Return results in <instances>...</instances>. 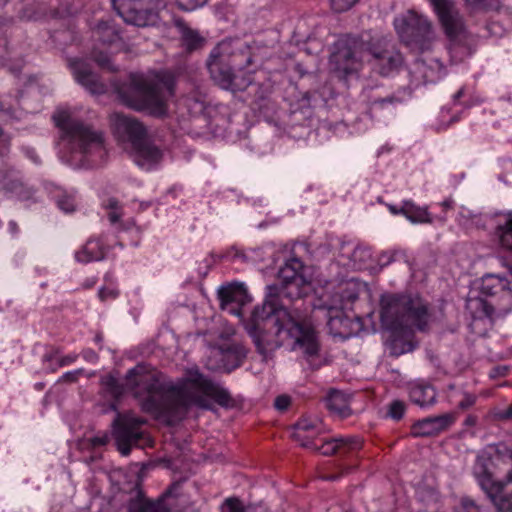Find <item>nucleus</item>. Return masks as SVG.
<instances>
[{
    "label": "nucleus",
    "instance_id": "20",
    "mask_svg": "<svg viewBox=\"0 0 512 512\" xmlns=\"http://www.w3.org/2000/svg\"><path fill=\"white\" fill-rule=\"evenodd\" d=\"M121 512H172L171 508L165 503L163 498L151 501L138 492L131 497Z\"/></svg>",
    "mask_w": 512,
    "mask_h": 512
},
{
    "label": "nucleus",
    "instance_id": "17",
    "mask_svg": "<svg viewBox=\"0 0 512 512\" xmlns=\"http://www.w3.org/2000/svg\"><path fill=\"white\" fill-rule=\"evenodd\" d=\"M358 299V292L355 289L348 287H341L340 291L333 296L332 303L327 304L329 325L334 326L337 320L341 321V317L345 312L352 309V305Z\"/></svg>",
    "mask_w": 512,
    "mask_h": 512
},
{
    "label": "nucleus",
    "instance_id": "16",
    "mask_svg": "<svg viewBox=\"0 0 512 512\" xmlns=\"http://www.w3.org/2000/svg\"><path fill=\"white\" fill-rule=\"evenodd\" d=\"M70 68L75 80L92 94H102L105 92V85L99 80L90 64L83 59H74L70 61Z\"/></svg>",
    "mask_w": 512,
    "mask_h": 512
},
{
    "label": "nucleus",
    "instance_id": "5",
    "mask_svg": "<svg viewBox=\"0 0 512 512\" xmlns=\"http://www.w3.org/2000/svg\"><path fill=\"white\" fill-rule=\"evenodd\" d=\"M320 426L319 419L302 417L293 426V438L302 447L319 452L324 456L354 458L363 448V438L357 435L319 436Z\"/></svg>",
    "mask_w": 512,
    "mask_h": 512
},
{
    "label": "nucleus",
    "instance_id": "27",
    "mask_svg": "<svg viewBox=\"0 0 512 512\" xmlns=\"http://www.w3.org/2000/svg\"><path fill=\"white\" fill-rule=\"evenodd\" d=\"M326 406L331 412L336 413L341 418H347L352 413V410L344 394L336 390H332L329 393Z\"/></svg>",
    "mask_w": 512,
    "mask_h": 512
},
{
    "label": "nucleus",
    "instance_id": "53",
    "mask_svg": "<svg viewBox=\"0 0 512 512\" xmlns=\"http://www.w3.org/2000/svg\"><path fill=\"white\" fill-rule=\"evenodd\" d=\"M122 217L121 210H113L108 212V219L112 224L117 223Z\"/></svg>",
    "mask_w": 512,
    "mask_h": 512
},
{
    "label": "nucleus",
    "instance_id": "10",
    "mask_svg": "<svg viewBox=\"0 0 512 512\" xmlns=\"http://www.w3.org/2000/svg\"><path fill=\"white\" fill-rule=\"evenodd\" d=\"M395 30L401 42L412 50H428L434 39L431 20L414 10L394 19Z\"/></svg>",
    "mask_w": 512,
    "mask_h": 512
},
{
    "label": "nucleus",
    "instance_id": "12",
    "mask_svg": "<svg viewBox=\"0 0 512 512\" xmlns=\"http://www.w3.org/2000/svg\"><path fill=\"white\" fill-rule=\"evenodd\" d=\"M447 39L461 44L468 37L465 20L455 0H427Z\"/></svg>",
    "mask_w": 512,
    "mask_h": 512
},
{
    "label": "nucleus",
    "instance_id": "15",
    "mask_svg": "<svg viewBox=\"0 0 512 512\" xmlns=\"http://www.w3.org/2000/svg\"><path fill=\"white\" fill-rule=\"evenodd\" d=\"M456 421L455 413H444L419 419L411 426L414 437H432L447 431Z\"/></svg>",
    "mask_w": 512,
    "mask_h": 512
},
{
    "label": "nucleus",
    "instance_id": "37",
    "mask_svg": "<svg viewBox=\"0 0 512 512\" xmlns=\"http://www.w3.org/2000/svg\"><path fill=\"white\" fill-rule=\"evenodd\" d=\"M358 0H331V8L338 13L349 10Z\"/></svg>",
    "mask_w": 512,
    "mask_h": 512
},
{
    "label": "nucleus",
    "instance_id": "28",
    "mask_svg": "<svg viewBox=\"0 0 512 512\" xmlns=\"http://www.w3.org/2000/svg\"><path fill=\"white\" fill-rule=\"evenodd\" d=\"M334 97V90L327 83L319 89H310L303 93V99L308 106H318L327 103Z\"/></svg>",
    "mask_w": 512,
    "mask_h": 512
},
{
    "label": "nucleus",
    "instance_id": "56",
    "mask_svg": "<svg viewBox=\"0 0 512 512\" xmlns=\"http://www.w3.org/2000/svg\"><path fill=\"white\" fill-rule=\"evenodd\" d=\"M226 409L230 407H234V399L232 398V395L226 390Z\"/></svg>",
    "mask_w": 512,
    "mask_h": 512
},
{
    "label": "nucleus",
    "instance_id": "11",
    "mask_svg": "<svg viewBox=\"0 0 512 512\" xmlns=\"http://www.w3.org/2000/svg\"><path fill=\"white\" fill-rule=\"evenodd\" d=\"M146 423L144 418L132 412H118L113 420V437L121 455L128 456L131 448L143 447L149 441L147 433L142 429Z\"/></svg>",
    "mask_w": 512,
    "mask_h": 512
},
{
    "label": "nucleus",
    "instance_id": "59",
    "mask_svg": "<svg viewBox=\"0 0 512 512\" xmlns=\"http://www.w3.org/2000/svg\"><path fill=\"white\" fill-rule=\"evenodd\" d=\"M226 90L228 89V85L232 82V72L228 69H226Z\"/></svg>",
    "mask_w": 512,
    "mask_h": 512
},
{
    "label": "nucleus",
    "instance_id": "40",
    "mask_svg": "<svg viewBox=\"0 0 512 512\" xmlns=\"http://www.w3.org/2000/svg\"><path fill=\"white\" fill-rule=\"evenodd\" d=\"M471 3L477 5L478 7L490 9V10H499L501 7L502 0H469Z\"/></svg>",
    "mask_w": 512,
    "mask_h": 512
},
{
    "label": "nucleus",
    "instance_id": "3",
    "mask_svg": "<svg viewBox=\"0 0 512 512\" xmlns=\"http://www.w3.org/2000/svg\"><path fill=\"white\" fill-rule=\"evenodd\" d=\"M380 320L390 332L393 354L402 355L417 347L416 332H427L431 314L428 304L408 293H385L380 297Z\"/></svg>",
    "mask_w": 512,
    "mask_h": 512
},
{
    "label": "nucleus",
    "instance_id": "21",
    "mask_svg": "<svg viewBox=\"0 0 512 512\" xmlns=\"http://www.w3.org/2000/svg\"><path fill=\"white\" fill-rule=\"evenodd\" d=\"M206 66L213 81L220 88H224V46L222 42H219L211 50Z\"/></svg>",
    "mask_w": 512,
    "mask_h": 512
},
{
    "label": "nucleus",
    "instance_id": "4",
    "mask_svg": "<svg viewBox=\"0 0 512 512\" xmlns=\"http://www.w3.org/2000/svg\"><path fill=\"white\" fill-rule=\"evenodd\" d=\"M364 60L371 62L380 75L389 76L401 67L403 56L396 50H380L362 37L347 35L336 43L330 57L334 71L343 79L356 74Z\"/></svg>",
    "mask_w": 512,
    "mask_h": 512
},
{
    "label": "nucleus",
    "instance_id": "54",
    "mask_svg": "<svg viewBox=\"0 0 512 512\" xmlns=\"http://www.w3.org/2000/svg\"><path fill=\"white\" fill-rule=\"evenodd\" d=\"M477 423H478V417L473 414H469L464 420V425L466 427H474V426H476Z\"/></svg>",
    "mask_w": 512,
    "mask_h": 512
},
{
    "label": "nucleus",
    "instance_id": "26",
    "mask_svg": "<svg viewBox=\"0 0 512 512\" xmlns=\"http://www.w3.org/2000/svg\"><path fill=\"white\" fill-rule=\"evenodd\" d=\"M509 282L506 278L494 274H488L482 278L480 292L483 296L492 297L500 293H506Z\"/></svg>",
    "mask_w": 512,
    "mask_h": 512
},
{
    "label": "nucleus",
    "instance_id": "44",
    "mask_svg": "<svg viewBox=\"0 0 512 512\" xmlns=\"http://www.w3.org/2000/svg\"><path fill=\"white\" fill-rule=\"evenodd\" d=\"M478 307L482 309V315L485 317H491L494 312V306L484 299H478L476 301Z\"/></svg>",
    "mask_w": 512,
    "mask_h": 512
},
{
    "label": "nucleus",
    "instance_id": "2",
    "mask_svg": "<svg viewBox=\"0 0 512 512\" xmlns=\"http://www.w3.org/2000/svg\"><path fill=\"white\" fill-rule=\"evenodd\" d=\"M105 386L115 398L132 393L144 412L168 422L182 418L192 405L204 407L205 397L224 405V392L198 371L190 372L185 383L177 386L148 365L138 364L127 371L123 382L110 376Z\"/></svg>",
    "mask_w": 512,
    "mask_h": 512
},
{
    "label": "nucleus",
    "instance_id": "33",
    "mask_svg": "<svg viewBox=\"0 0 512 512\" xmlns=\"http://www.w3.org/2000/svg\"><path fill=\"white\" fill-rule=\"evenodd\" d=\"M455 512H486L474 500L463 497L455 507Z\"/></svg>",
    "mask_w": 512,
    "mask_h": 512
},
{
    "label": "nucleus",
    "instance_id": "63",
    "mask_svg": "<svg viewBox=\"0 0 512 512\" xmlns=\"http://www.w3.org/2000/svg\"><path fill=\"white\" fill-rule=\"evenodd\" d=\"M163 86H165L167 88V90H169V91H171V89H172L171 81L163 82Z\"/></svg>",
    "mask_w": 512,
    "mask_h": 512
},
{
    "label": "nucleus",
    "instance_id": "8",
    "mask_svg": "<svg viewBox=\"0 0 512 512\" xmlns=\"http://www.w3.org/2000/svg\"><path fill=\"white\" fill-rule=\"evenodd\" d=\"M502 454L504 461L512 465V449L505 447ZM491 460L477 457L473 466V475L484 493L493 501L501 512H512V468L507 472L506 481H497L491 472Z\"/></svg>",
    "mask_w": 512,
    "mask_h": 512
},
{
    "label": "nucleus",
    "instance_id": "14",
    "mask_svg": "<svg viewBox=\"0 0 512 512\" xmlns=\"http://www.w3.org/2000/svg\"><path fill=\"white\" fill-rule=\"evenodd\" d=\"M252 302V296L247 286L243 282L233 281L226 283V313L237 316L246 327L247 322L251 318L243 317V309ZM247 331V328H245Z\"/></svg>",
    "mask_w": 512,
    "mask_h": 512
},
{
    "label": "nucleus",
    "instance_id": "24",
    "mask_svg": "<svg viewBox=\"0 0 512 512\" xmlns=\"http://www.w3.org/2000/svg\"><path fill=\"white\" fill-rule=\"evenodd\" d=\"M93 37L102 44L107 45L121 40L119 30L110 20H100L93 29Z\"/></svg>",
    "mask_w": 512,
    "mask_h": 512
},
{
    "label": "nucleus",
    "instance_id": "50",
    "mask_svg": "<svg viewBox=\"0 0 512 512\" xmlns=\"http://www.w3.org/2000/svg\"><path fill=\"white\" fill-rule=\"evenodd\" d=\"M108 440H109V437L106 434H104L101 436H95V437L91 438L90 442L93 447H100V446H105L108 443Z\"/></svg>",
    "mask_w": 512,
    "mask_h": 512
},
{
    "label": "nucleus",
    "instance_id": "64",
    "mask_svg": "<svg viewBox=\"0 0 512 512\" xmlns=\"http://www.w3.org/2000/svg\"><path fill=\"white\" fill-rule=\"evenodd\" d=\"M434 64H435V66H436L437 68H440V67H441V64H440V62H439L438 60H435V61H434Z\"/></svg>",
    "mask_w": 512,
    "mask_h": 512
},
{
    "label": "nucleus",
    "instance_id": "46",
    "mask_svg": "<svg viewBox=\"0 0 512 512\" xmlns=\"http://www.w3.org/2000/svg\"><path fill=\"white\" fill-rule=\"evenodd\" d=\"M378 202L385 205L387 207L388 211L392 215H394V216H398V215L403 216L404 215V200L402 201V205L400 207L390 204V203H385L382 198H378Z\"/></svg>",
    "mask_w": 512,
    "mask_h": 512
},
{
    "label": "nucleus",
    "instance_id": "61",
    "mask_svg": "<svg viewBox=\"0 0 512 512\" xmlns=\"http://www.w3.org/2000/svg\"><path fill=\"white\" fill-rule=\"evenodd\" d=\"M57 353L58 351H55V353H47L43 358L45 361H51Z\"/></svg>",
    "mask_w": 512,
    "mask_h": 512
},
{
    "label": "nucleus",
    "instance_id": "30",
    "mask_svg": "<svg viewBox=\"0 0 512 512\" xmlns=\"http://www.w3.org/2000/svg\"><path fill=\"white\" fill-rule=\"evenodd\" d=\"M55 203L58 208L65 213H70L75 210V196L64 190H57L54 194Z\"/></svg>",
    "mask_w": 512,
    "mask_h": 512
},
{
    "label": "nucleus",
    "instance_id": "9",
    "mask_svg": "<svg viewBox=\"0 0 512 512\" xmlns=\"http://www.w3.org/2000/svg\"><path fill=\"white\" fill-rule=\"evenodd\" d=\"M119 97L127 107L136 111L149 110L153 114L165 111L162 84L143 76H132L129 86L119 90Z\"/></svg>",
    "mask_w": 512,
    "mask_h": 512
},
{
    "label": "nucleus",
    "instance_id": "32",
    "mask_svg": "<svg viewBox=\"0 0 512 512\" xmlns=\"http://www.w3.org/2000/svg\"><path fill=\"white\" fill-rule=\"evenodd\" d=\"M406 411V404L401 400H394L389 405L388 416L399 421L403 418Z\"/></svg>",
    "mask_w": 512,
    "mask_h": 512
},
{
    "label": "nucleus",
    "instance_id": "60",
    "mask_svg": "<svg viewBox=\"0 0 512 512\" xmlns=\"http://www.w3.org/2000/svg\"><path fill=\"white\" fill-rule=\"evenodd\" d=\"M498 375L505 376L507 372V367H497L494 369Z\"/></svg>",
    "mask_w": 512,
    "mask_h": 512
},
{
    "label": "nucleus",
    "instance_id": "57",
    "mask_svg": "<svg viewBox=\"0 0 512 512\" xmlns=\"http://www.w3.org/2000/svg\"><path fill=\"white\" fill-rule=\"evenodd\" d=\"M463 95H464V88L462 87V88H460V89H459V90L454 94V96H453V100H454V102H455V103H457V102L460 100V98H462V97H463Z\"/></svg>",
    "mask_w": 512,
    "mask_h": 512
},
{
    "label": "nucleus",
    "instance_id": "49",
    "mask_svg": "<svg viewBox=\"0 0 512 512\" xmlns=\"http://www.w3.org/2000/svg\"><path fill=\"white\" fill-rule=\"evenodd\" d=\"M79 355L77 353H70L68 355H65L61 357L58 361L59 367L68 366L72 363H74L78 359Z\"/></svg>",
    "mask_w": 512,
    "mask_h": 512
},
{
    "label": "nucleus",
    "instance_id": "43",
    "mask_svg": "<svg viewBox=\"0 0 512 512\" xmlns=\"http://www.w3.org/2000/svg\"><path fill=\"white\" fill-rule=\"evenodd\" d=\"M291 404V399L287 395H279L275 398L274 406L279 411H285Z\"/></svg>",
    "mask_w": 512,
    "mask_h": 512
},
{
    "label": "nucleus",
    "instance_id": "6",
    "mask_svg": "<svg viewBox=\"0 0 512 512\" xmlns=\"http://www.w3.org/2000/svg\"><path fill=\"white\" fill-rule=\"evenodd\" d=\"M55 125L62 131L72 151L81 154L87 161L100 164L105 160L107 151L103 133L90 124L75 118L65 110L53 115Z\"/></svg>",
    "mask_w": 512,
    "mask_h": 512
},
{
    "label": "nucleus",
    "instance_id": "1",
    "mask_svg": "<svg viewBox=\"0 0 512 512\" xmlns=\"http://www.w3.org/2000/svg\"><path fill=\"white\" fill-rule=\"evenodd\" d=\"M303 263L290 258L279 269L281 286L270 285L262 305L251 312L246 324L257 351L266 356L281 345V334L294 340V348L308 358L318 356L320 343L309 310L302 311L304 298L311 292V282L303 275Z\"/></svg>",
    "mask_w": 512,
    "mask_h": 512
},
{
    "label": "nucleus",
    "instance_id": "58",
    "mask_svg": "<svg viewBox=\"0 0 512 512\" xmlns=\"http://www.w3.org/2000/svg\"><path fill=\"white\" fill-rule=\"evenodd\" d=\"M503 419H512V405L509 406L501 416Z\"/></svg>",
    "mask_w": 512,
    "mask_h": 512
},
{
    "label": "nucleus",
    "instance_id": "36",
    "mask_svg": "<svg viewBox=\"0 0 512 512\" xmlns=\"http://www.w3.org/2000/svg\"><path fill=\"white\" fill-rule=\"evenodd\" d=\"M400 254L399 251H383L378 256V265L381 268L389 266L391 263L396 261L397 255Z\"/></svg>",
    "mask_w": 512,
    "mask_h": 512
},
{
    "label": "nucleus",
    "instance_id": "52",
    "mask_svg": "<svg viewBox=\"0 0 512 512\" xmlns=\"http://www.w3.org/2000/svg\"><path fill=\"white\" fill-rule=\"evenodd\" d=\"M8 172L0 170V189H10L11 186L8 183Z\"/></svg>",
    "mask_w": 512,
    "mask_h": 512
},
{
    "label": "nucleus",
    "instance_id": "13",
    "mask_svg": "<svg viewBox=\"0 0 512 512\" xmlns=\"http://www.w3.org/2000/svg\"><path fill=\"white\" fill-rule=\"evenodd\" d=\"M113 8L126 23L138 27L150 25L154 20L152 9L160 0H111Z\"/></svg>",
    "mask_w": 512,
    "mask_h": 512
},
{
    "label": "nucleus",
    "instance_id": "7",
    "mask_svg": "<svg viewBox=\"0 0 512 512\" xmlns=\"http://www.w3.org/2000/svg\"><path fill=\"white\" fill-rule=\"evenodd\" d=\"M114 135L122 142L131 144L135 153V162L141 167H150L162 159V150L147 137L145 126L136 118L114 113L111 116Z\"/></svg>",
    "mask_w": 512,
    "mask_h": 512
},
{
    "label": "nucleus",
    "instance_id": "31",
    "mask_svg": "<svg viewBox=\"0 0 512 512\" xmlns=\"http://www.w3.org/2000/svg\"><path fill=\"white\" fill-rule=\"evenodd\" d=\"M371 257V249L363 245H357L351 254V260L355 263H359V268H361L363 264H366Z\"/></svg>",
    "mask_w": 512,
    "mask_h": 512
},
{
    "label": "nucleus",
    "instance_id": "19",
    "mask_svg": "<svg viewBox=\"0 0 512 512\" xmlns=\"http://www.w3.org/2000/svg\"><path fill=\"white\" fill-rule=\"evenodd\" d=\"M408 395L410 401L421 408L431 407L436 403V390L433 385L425 381L410 383Z\"/></svg>",
    "mask_w": 512,
    "mask_h": 512
},
{
    "label": "nucleus",
    "instance_id": "45",
    "mask_svg": "<svg viewBox=\"0 0 512 512\" xmlns=\"http://www.w3.org/2000/svg\"><path fill=\"white\" fill-rule=\"evenodd\" d=\"M98 296L101 301H106L108 299H116L118 296V291L114 288H101L98 292Z\"/></svg>",
    "mask_w": 512,
    "mask_h": 512
},
{
    "label": "nucleus",
    "instance_id": "34",
    "mask_svg": "<svg viewBox=\"0 0 512 512\" xmlns=\"http://www.w3.org/2000/svg\"><path fill=\"white\" fill-rule=\"evenodd\" d=\"M93 60L102 68H106L109 70H114L113 66L110 62V55L106 51H98L94 49L92 51Z\"/></svg>",
    "mask_w": 512,
    "mask_h": 512
},
{
    "label": "nucleus",
    "instance_id": "62",
    "mask_svg": "<svg viewBox=\"0 0 512 512\" xmlns=\"http://www.w3.org/2000/svg\"><path fill=\"white\" fill-rule=\"evenodd\" d=\"M94 341L100 345L103 341V336L101 334H97L94 338Z\"/></svg>",
    "mask_w": 512,
    "mask_h": 512
},
{
    "label": "nucleus",
    "instance_id": "51",
    "mask_svg": "<svg viewBox=\"0 0 512 512\" xmlns=\"http://www.w3.org/2000/svg\"><path fill=\"white\" fill-rule=\"evenodd\" d=\"M104 208L113 211V210H121V206L119 201L116 198H109L103 204Z\"/></svg>",
    "mask_w": 512,
    "mask_h": 512
},
{
    "label": "nucleus",
    "instance_id": "35",
    "mask_svg": "<svg viewBox=\"0 0 512 512\" xmlns=\"http://www.w3.org/2000/svg\"><path fill=\"white\" fill-rule=\"evenodd\" d=\"M477 396L473 393L462 392V399L458 402L457 408L465 411L475 405Z\"/></svg>",
    "mask_w": 512,
    "mask_h": 512
},
{
    "label": "nucleus",
    "instance_id": "22",
    "mask_svg": "<svg viewBox=\"0 0 512 512\" xmlns=\"http://www.w3.org/2000/svg\"><path fill=\"white\" fill-rule=\"evenodd\" d=\"M105 257V248L100 239H89L78 251L75 253L77 262L87 264L93 261H100Z\"/></svg>",
    "mask_w": 512,
    "mask_h": 512
},
{
    "label": "nucleus",
    "instance_id": "23",
    "mask_svg": "<svg viewBox=\"0 0 512 512\" xmlns=\"http://www.w3.org/2000/svg\"><path fill=\"white\" fill-rule=\"evenodd\" d=\"M428 206H419L413 200H404V217L413 224H431L433 217Z\"/></svg>",
    "mask_w": 512,
    "mask_h": 512
},
{
    "label": "nucleus",
    "instance_id": "42",
    "mask_svg": "<svg viewBox=\"0 0 512 512\" xmlns=\"http://www.w3.org/2000/svg\"><path fill=\"white\" fill-rule=\"evenodd\" d=\"M83 372H84L83 369L68 371V372L64 373L58 381L66 382V383H75L78 381L79 376L82 375Z\"/></svg>",
    "mask_w": 512,
    "mask_h": 512
},
{
    "label": "nucleus",
    "instance_id": "25",
    "mask_svg": "<svg viewBox=\"0 0 512 512\" xmlns=\"http://www.w3.org/2000/svg\"><path fill=\"white\" fill-rule=\"evenodd\" d=\"M230 329L226 326V337L229 335ZM247 350L242 344L228 343L226 341V373L240 367L245 360Z\"/></svg>",
    "mask_w": 512,
    "mask_h": 512
},
{
    "label": "nucleus",
    "instance_id": "48",
    "mask_svg": "<svg viewBox=\"0 0 512 512\" xmlns=\"http://www.w3.org/2000/svg\"><path fill=\"white\" fill-rule=\"evenodd\" d=\"M81 355L83 359L89 363H96L99 359L98 354L91 348L83 349Z\"/></svg>",
    "mask_w": 512,
    "mask_h": 512
},
{
    "label": "nucleus",
    "instance_id": "47",
    "mask_svg": "<svg viewBox=\"0 0 512 512\" xmlns=\"http://www.w3.org/2000/svg\"><path fill=\"white\" fill-rule=\"evenodd\" d=\"M395 98L393 96H385V97H373L370 99L371 106H380L384 107L387 104L393 103Z\"/></svg>",
    "mask_w": 512,
    "mask_h": 512
},
{
    "label": "nucleus",
    "instance_id": "41",
    "mask_svg": "<svg viewBox=\"0 0 512 512\" xmlns=\"http://www.w3.org/2000/svg\"><path fill=\"white\" fill-rule=\"evenodd\" d=\"M243 512L244 505L243 503L236 497L226 498V512Z\"/></svg>",
    "mask_w": 512,
    "mask_h": 512
},
{
    "label": "nucleus",
    "instance_id": "29",
    "mask_svg": "<svg viewBox=\"0 0 512 512\" xmlns=\"http://www.w3.org/2000/svg\"><path fill=\"white\" fill-rule=\"evenodd\" d=\"M497 235L501 246L512 250V215H509L503 224L498 225Z\"/></svg>",
    "mask_w": 512,
    "mask_h": 512
},
{
    "label": "nucleus",
    "instance_id": "39",
    "mask_svg": "<svg viewBox=\"0 0 512 512\" xmlns=\"http://www.w3.org/2000/svg\"><path fill=\"white\" fill-rule=\"evenodd\" d=\"M436 205L440 206L442 209L441 214L436 216V218L440 221H446L447 212L454 208V200L452 198H447L444 201L437 203Z\"/></svg>",
    "mask_w": 512,
    "mask_h": 512
},
{
    "label": "nucleus",
    "instance_id": "38",
    "mask_svg": "<svg viewBox=\"0 0 512 512\" xmlns=\"http://www.w3.org/2000/svg\"><path fill=\"white\" fill-rule=\"evenodd\" d=\"M179 7L186 11L203 6L208 0H176Z\"/></svg>",
    "mask_w": 512,
    "mask_h": 512
},
{
    "label": "nucleus",
    "instance_id": "55",
    "mask_svg": "<svg viewBox=\"0 0 512 512\" xmlns=\"http://www.w3.org/2000/svg\"><path fill=\"white\" fill-rule=\"evenodd\" d=\"M217 298L219 301V307L224 309V284L217 288Z\"/></svg>",
    "mask_w": 512,
    "mask_h": 512
},
{
    "label": "nucleus",
    "instance_id": "18",
    "mask_svg": "<svg viewBox=\"0 0 512 512\" xmlns=\"http://www.w3.org/2000/svg\"><path fill=\"white\" fill-rule=\"evenodd\" d=\"M175 27L180 36L181 47L188 53L200 50L204 47L206 40L198 30L192 29L183 19L174 20Z\"/></svg>",
    "mask_w": 512,
    "mask_h": 512
}]
</instances>
